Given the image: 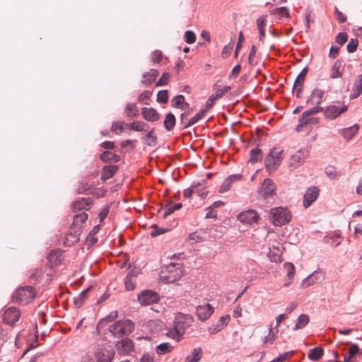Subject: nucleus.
<instances>
[{
	"mask_svg": "<svg viewBox=\"0 0 362 362\" xmlns=\"http://www.w3.org/2000/svg\"><path fill=\"white\" fill-rule=\"evenodd\" d=\"M134 329V323L127 320L124 321H116L108 327V331L116 337H122L133 332Z\"/></svg>",
	"mask_w": 362,
	"mask_h": 362,
	"instance_id": "f257e3e1",
	"label": "nucleus"
},
{
	"mask_svg": "<svg viewBox=\"0 0 362 362\" xmlns=\"http://www.w3.org/2000/svg\"><path fill=\"white\" fill-rule=\"evenodd\" d=\"M291 219V215L287 208L276 207L270 209V220L276 226L288 223Z\"/></svg>",
	"mask_w": 362,
	"mask_h": 362,
	"instance_id": "f03ea898",
	"label": "nucleus"
},
{
	"mask_svg": "<svg viewBox=\"0 0 362 362\" xmlns=\"http://www.w3.org/2000/svg\"><path fill=\"white\" fill-rule=\"evenodd\" d=\"M347 110V105L342 104L340 101H337L324 109V117L326 119H334L346 112Z\"/></svg>",
	"mask_w": 362,
	"mask_h": 362,
	"instance_id": "7ed1b4c3",
	"label": "nucleus"
},
{
	"mask_svg": "<svg viewBox=\"0 0 362 362\" xmlns=\"http://www.w3.org/2000/svg\"><path fill=\"white\" fill-rule=\"evenodd\" d=\"M194 319L192 315L178 313L174 320V327L179 334L183 335L186 329L192 325Z\"/></svg>",
	"mask_w": 362,
	"mask_h": 362,
	"instance_id": "20e7f679",
	"label": "nucleus"
},
{
	"mask_svg": "<svg viewBox=\"0 0 362 362\" xmlns=\"http://www.w3.org/2000/svg\"><path fill=\"white\" fill-rule=\"evenodd\" d=\"M283 151L274 148L270 150L264 160V165L267 170H276L283 159Z\"/></svg>",
	"mask_w": 362,
	"mask_h": 362,
	"instance_id": "39448f33",
	"label": "nucleus"
},
{
	"mask_svg": "<svg viewBox=\"0 0 362 362\" xmlns=\"http://www.w3.org/2000/svg\"><path fill=\"white\" fill-rule=\"evenodd\" d=\"M115 354V349L111 346H103L97 349L95 357L97 362H111Z\"/></svg>",
	"mask_w": 362,
	"mask_h": 362,
	"instance_id": "423d86ee",
	"label": "nucleus"
},
{
	"mask_svg": "<svg viewBox=\"0 0 362 362\" xmlns=\"http://www.w3.org/2000/svg\"><path fill=\"white\" fill-rule=\"evenodd\" d=\"M276 187L274 182L267 178L264 180L260 189L258 191V199H266L275 193Z\"/></svg>",
	"mask_w": 362,
	"mask_h": 362,
	"instance_id": "0eeeda50",
	"label": "nucleus"
},
{
	"mask_svg": "<svg viewBox=\"0 0 362 362\" xmlns=\"http://www.w3.org/2000/svg\"><path fill=\"white\" fill-rule=\"evenodd\" d=\"M159 300L158 294L153 291H143L138 295V300L142 305H148L157 303Z\"/></svg>",
	"mask_w": 362,
	"mask_h": 362,
	"instance_id": "6e6552de",
	"label": "nucleus"
},
{
	"mask_svg": "<svg viewBox=\"0 0 362 362\" xmlns=\"http://www.w3.org/2000/svg\"><path fill=\"white\" fill-rule=\"evenodd\" d=\"M214 311V308L209 303L199 305L196 307V315L202 322L208 320Z\"/></svg>",
	"mask_w": 362,
	"mask_h": 362,
	"instance_id": "1a4fd4ad",
	"label": "nucleus"
},
{
	"mask_svg": "<svg viewBox=\"0 0 362 362\" xmlns=\"http://www.w3.org/2000/svg\"><path fill=\"white\" fill-rule=\"evenodd\" d=\"M308 151L300 149L294 153L290 159V167L296 169L303 165L305 158L308 156Z\"/></svg>",
	"mask_w": 362,
	"mask_h": 362,
	"instance_id": "9d476101",
	"label": "nucleus"
},
{
	"mask_svg": "<svg viewBox=\"0 0 362 362\" xmlns=\"http://www.w3.org/2000/svg\"><path fill=\"white\" fill-rule=\"evenodd\" d=\"M240 221L248 224L257 223L259 220V216L255 210H247L241 212L238 216Z\"/></svg>",
	"mask_w": 362,
	"mask_h": 362,
	"instance_id": "9b49d317",
	"label": "nucleus"
},
{
	"mask_svg": "<svg viewBox=\"0 0 362 362\" xmlns=\"http://www.w3.org/2000/svg\"><path fill=\"white\" fill-rule=\"evenodd\" d=\"M20 316V310L16 308L11 307L5 310L3 314V320L6 323L12 325L18 320Z\"/></svg>",
	"mask_w": 362,
	"mask_h": 362,
	"instance_id": "f8f14e48",
	"label": "nucleus"
},
{
	"mask_svg": "<svg viewBox=\"0 0 362 362\" xmlns=\"http://www.w3.org/2000/svg\"><path fill=\"white\" fill-rule=\"evenodd\" d=\"M319 196V189L317 187H309L305 193L303 206L308 208Z\"/></svg>",
	"mask_w": 362,
	"mask_h": 362,
	"instance_id": "ddd939ff",
	"label": "nucleus"
},
{
	"mask_svg": "<svg viewBox=\"0 0 362 362\" xmlns=\"http://www.w3.org/2000/svg\"><path fill=\"white\" fill-rule=\"evenodd\" d=\"M132 341L129 338H123L116 344V348L119 354L123 355L129 354L133 350Z\"/></svg>",
	"mask_w": 362,
	"mask_h": 362,
	"instance_id": "4468645a",
	"label": "nucleus"
},
{
	"mask_svg": "<svg viewBox=\"0 0 362 362\" xmlns=\"http://www.w3.org/2000/svg\"><path fill=\"white\" fill-rule=\"evenodd\" d=\"M204 187V185H202L200 182H194L191 186L184 190V197L186 199L190 198L192 194H197L201 198H204L207 195V192H202L200 189L198 188L199 187Z\"/></svg>",
	"mask_w": 362,
	"mask_h": 362,
	"instance_id": "2eb2a0df",
	"label": "nucleus"
},
{
	"mask_svg": "<svg viewBox=\"0 0 362 362\" xmlns=\"http://www.w3.org/2000/svg\"><path fill=\"white\" fill-rule=\"evenodd\" d=\"M299 124L297 125L296 130L300 132L303 130V127L309 124H317L320 122L318 117H314L312 116L305 117L303 114L299 117Z\"/></svg>",
	"mask_w": 362,
	"mask_h": 362,
	"instance_id": "dca6fc26",
	"label": "nucleus"
},
{
	"mask_svg": "<svg viewBox=\"0 0 362 362\" xmlns=\"http://www.w3.org/2000/svg\"><path fill=\"white\" fill-rule=\"evenodd\" d=\"M229 319L230 317L228 315L221 316L216 325L208 327L209 333L210 334H215L221 331L228 325Z\"/></svg>",
	"mask_w": 362,
	"mask_h": 362,
	"instance_id": "f3484780",
	"label": "nucleus"
},
{
	"mask_svg": "<svg viewBox=\"0 0 362 362\" xmlns=\"http://www.w3.org/2000/svg\"><path fill=\"white\" fill-rule=\"evenodd\" d=\"M242 177L243 175L240 174H234L229 175L221 184L219 188V192L225 193L228 192L230 189L232 183L233 182L240 180Z\"/></svg>",
	"mask_w": 362,
	"mask_h": 362,
	"instance_id": "a211bd4d",
	"label": "nucleus"
},
{
	"mask_svg": "<svg viewBox=\"0 0 362 362\" xmlns=\"http://www.w3.org/2000/svg\"><path fill=\"white\" fill-rule=\"evenodd\" d=\"M325 91L320 88H315L310 96V98L307 100V104H315L320 105L322 102V98L324 96Z\"/></svg>",
	"mask_w": 362,
	"mask_h": 362,
	"instance_id": "6ab92c4d",
	"label": "nucleus"
},
{
	"mask_svg": "<svg viewBox=\"0 0 362 362\" xmlns=\"http://www.w3.org/2000/svg\"><path fill=\"white\" fill-rule=\"evenodd\" d=\"M141 115L146 120L149 122H156L159 119V114L156 109L152 107L141 108Z\"/></svg>",
	"mask_w": 362,
	"mask_h": 362,
	"instance_id": "aec40b11",
	"label": "nucleus"
},
{
	"mask_svg": "<svg viewBox=\"0 0 362 362\" xmlns=\"http://www.w3.org/2000/svg\"><path fill=\"white\" fill-rule=\"evenodd\" d=\"M158 71L157 69H152L148 72H146L143 74V79L141 80V83L145 86H150L153 82H154L158 76Z\"/></svg>",
	"mask_w": 362,
	"mask_h": 362,
	"instance_id": "412c9836",
	"label": "nucleus"
},
{
	"mask_svg": "<svg viewBox=\"0 0 362 362\" xmlns=\"http://www.w3.org/2000/svg\"><path fill=\"white\" fill-rule=\"evenodd\" d=\"M33 329L35 330L33 334H30L29 338L26 339L28 347L24 350L23 354L24 356L26 354L28 351H29L33 348L37 346V341L38 339L37 329V324L33 325Z\"/></svg>",
	"mask_w": 362,
	"mask_h": 362,
	"instance_id": "4be33fe9",
	"label": "nucleus"
},
{
	"mask_svg": "<svg viewBox=\"0 0 362 362\" xmlns=\"http://www.w3.org/2000/svg\"><path fill=\"white\" fill-rule=\"evenodd\" d=\"M38 292L32 286H24V304L30 303L37 296Z\"/></svg>",
	"mask_w": 362,
	"mask_h": 362,
	"instance_id": "5701e85b",
	"label": "nucleus"
},
{
	"mask_svg": "<svg viewBox=\"0 0 362 362\" xmlns=\"http://www.w3.org/2000/svg\"><path fill=\"white\" fill-rule=\"evenodd\" d=\"M81 230L74 228L72 231H70L66 236L64 244L71 246L74 243H77L80 239V235Z\"/></svg>",
	"mask_w": 362,
	"mask_h": 362,
	"instance_id": "b1692460",
	"label": "nucleus"
},
{
	"mask_svg": "<svg viewBox=\"0 0 362 362\" xmlns=\"http://www.w3.org/2000/svg\"><path fill=\"white\" fill-rule=\"evenodd\" d=\"M93 199L90 197L88 198H81L78 200L75 201L73 203V209L74 211L78 210L88 209L89 206L92 204Z\"/></svg>",
	"mask_w": 362,
	"mask_h": 362,
	"instance_id": "393cba45",
	"label": "nucleus"
},
{
	"mask_svg": "<svg viewBox=\"0 0 362 362\" xmlns=\"http://www.w3.org/2000/svg\"><path fill=\"white\" fill-rule=\"evenodd\" d=\"M118 167L117 165H109V166H105L103 168V172L101 175V180L103 181H105L112 177L115 174V173L117 171Z\"/></svg>",
	"mask_w": 362,
	"mask_h": 362,
	"instance_id": "a878e982",
	"label": "nucleus"
},
{
	"mask_svg": "<svg viewBox=\"0 0 362 362\" xmlns=\"http://www.w3.org/2000/svg\"><path fill=\"white\" fill-rule=\"evenodd\" d=\"M88 217V214L85 212L76 214L73 220L74 228L81 230L82 225L87 221Z\"/></svg>",
	"mask_w": 362,
	"mask_h": 362,
	"instance_id": "bb28decb",
	"label": "nucleus"
},
{
	"mask_svg": "<svg viewBox=\"0 0 362 362\" xmlns=\"http://www.w3.org/2000/svg\"><path fill=\"white\" fill-rule=\"evenodd\" d=\"M281 255H282V250L281 247H273V248H270V250L269 252V257L272 262H281L282 261L281 259Z\"/></svg>",
	"mask_w": 362,
	"mask_h": 362,
	"instance_id": "cd10ccee",
	"label": "nucleus"
},
{
	"mask_svg": "<svg viewBox=\"0 0 362 362\" xmlns=\"http://www.w3.org/2000/svg\"><path fill=\"white\" fill-rule=\"evenodd\" d=\"M202 357V350L200 347H197L186 356L185 362H198Z\"/></svg>",
	"mask_w": 362,
	"mask_h": 362,
	"instance_id": "c85d7f7f",
	"label": "nucleus"
},
{
	"mask_svg": "<svg viewBox=\"0 0 362 362\" xmlns=\"http://www.w3.org/2000/svg\"><path fill=\"white\" fill-rule=\"evenodd\" d=\"M359 127L358 124H354L348 128H344L341 130V135L347 141L351 140L358 132Z\"/></svg>",
	"mask_w": 362,
	"mask_h": 362,
	"instance_id": "c756f323",
	"label": "nucleus"
},
{
	"mask_svg": "<svg viewBox=\"0 0 362 362\" xmlns=\"http://www.w3.org/2000/svg\"><path fill=\"white\" fill-rule=\"evenodd\" d=\"M100 158L105 163L113 161L117 163L120 160V157L117 154L111 151H105L100 154Z\"/></svg>",
	"mask_w": 362,
	"mask_h": 362,
	"instance_id": "7c9ffc66",
	"label": "nucleus"
},
{
	"mask_svg": "<svg viewBox=\"0 0 362 362\" xmlns=\"http://www.w3.org/2000/svg\"><path fill=\"white\" fill-rule=\"evenodd\" d=\"M324 354V350L320 346L315 347L309 351L308 357L310 360L317 361L322 358Z\"/></svg>",
	"mask_w": 362,
	"mask_h": 362,
	"instance_id": "2f4dec72",
	"label": "nucleus"
},
{
	"mask_svg": "<svg viewBox=\"0 0 362 362\" xmlns=\"http://www.w3.org/2000/svg\"><path fill=\"white\" fill-rule=\"evenodd\" d=\"M48 266L53 268L60 263L61 259L57 252L52 251L47 256Z\"/></svg>",
	"mask_w": 362,
	"mask_h": 362,
	"instance_id": "473e14b6",
	"label": "nucleus"
},
{
	"mask_svg": "<svg viewBox=\"0 0 362 362\" xmlns=\"http://www.w3.org/2000/svg\"><path fill=\"white\" fill-rule=\"evenodd\" d=\"M173 349V346L168 342H164L158 344L156 347V352L158 355H164L170 353Z\"/></svg>",
	"mask_w": 362,
	"mask_h": 362,
	"instance_id": "72a5a7b5",
	"label": "nucleus"
},
{
	"mask_svg": "<svg viewBox=\"0 0 362 362\" xmlns=\"http://www.w3.org/2000/svg\"><path fill=\"white\" fill-rule=\"evenodd\" d=\"M175 115L171 112L168 113L163 122L165 129L167 131H171L175 127Z\"/></svg>",
	"mask_w": 362,
	"mask_h": 362,
	"instance_id": "f704fd0d",
	"label": "nucleus"
},
{
	"mask_svg": "<svg viewBox=\"0 0 362 362\" xmlns=\"http://www.w3.org/2000/svg\"><path fill=\"white\" fill-rule=\"evenodd\" d=\"M353 90L352 98H356L362 93V74L358 76V79L355 81Z\"/></svg>",
	"mask_w": 362,
	"mask_h": 362,
	"instance_id": "c9c22d12",
	"label": "nucleus"
},
{
	"mask_svg": "<svg viewBox=\"0 0 362 362\" xmlns=\"http://www.w3.org/2000/svg\"><path fill=\"white\" fill-rule=\"evenodd\" d=\"M309 316L306 314H300L296 324L294 327V330L300 329L305 327L309 322Z\"/></svg>",
	"mask_w": 362,
	"mask_h": 362,
	"instance_id": "e433bc0d",
	"label": "nucleus"
},
{
	"mask_svg": "<svg viewBox=\"0 0 362 362\" xmlns=\"http://www.w3.org/2000/svg\"><path fill=\"white\" fill-rule=\"evenodd\" d=\"M172 106L174 107L184 109V107H188L189 104L185 103V97L182 95H176L171 101Z\"/></svg>",
	"mask_w": 362,
	"mask_h": 362,
	"instance_id": "4c0bfd02",
	"label": "nucleus"
},
{
	"mask_svg": "<svg viewBox=\"0 0 362 362\" xmlns=\"http://www.w3.org/2000/svg\"><path fill=\"white\" fill-rule=\"evenodd\" d=\"M341 62L339 60L335 61L331 69L332 74L330 75V77L332 78H337L341 76Z\"/></svg>",
	"mask_w": 362,
	"mask_h": 362,
	"instance_id": "58836bf2",
	"label": "nucleus"
},
{
	"mask_svg": "<svg viewBox=\"0 0 362 362\" xmlns=\"http://www.w3.org/2000/svg\"><path fill=\"white\" fill-rule=\"evenodd\" d=\"M207 110H208L206 108L202 109L199 112H198L192 118H191L187 124H185L184 128L187 129V128L189 127L190 126L197 123L198 121H199L203 117V116L205 115V113L206 112Z\"/></svg>",
	"mask_w": 362,
	"mask_h": 362,
	"instance_id": "ea45409f",
	"label": "nucleus"
},
{
	"mask_svg": "<svg viewBox=\"0 0 362 362\" xmlns=\"http://www.w3.org/2000/svg\"><path fill=\"white\" fill-rule=\"evenodd\" d=\"M271 14L279 16V18L283 17L288 18L290 16V13L287 7L282 6L279 8H276L270 11Z\"/></svg>",
	"mask_w": 362,
	"mask_h": 362,
	"instance_id": "a19ab883",
	"label": "nucleus"
},
{
	"mask_svg": "<svg viewBox=\"0 0 362 362\" xmlns=\"http://www.w3.org/2000/svg\"><path fill=\"white\" fill-rule=\"evenodd\" d=\"M284 267L287 270V276L290 280L289 282L284 284V286H288L293 280L295 274V267L292 263L286 262L284 264Z\"/></svg>",
	"mask_w": 362,
	"mask_h": 362,
	"instance_id": "79ce46f5",
	"label": "nucleus"
},
{
	"mask_svg": "<svg viewBox=\"0 0 362 362\" xmlns=\"http://www.w3.org/2000/svg\"><path fill=\"white\" fill-rule=\"evenodd\" d=\"M308 67H305L302 69V71L300 72V74H298V76H297V78H296V80L294 81V84L293 86V91L294 90L295 87H298L300 84L303 85V81H304V79L308 74Z\"/></svg>",
	"mask_w": 362,
	"mask_h": 362,
	"instance_id": "37998d69",
	"label": "nucleus"
},
{
	"mask_svg": "<svg viewBox=\"0 0 362 362\" xmlns=\"http://www.w3.org/2000/svg\"><path fill=\"white\" fill-rule=\"evenodd\" d=\"M262 156L263 155L262 151L259 148L256 147L250 151V161L252 163H257L262 160Z\"/></svg>",
	"mask_w": 362,
	"mask_h": 362,
	"instance_id": "c03bdc74",
	"label": "nucleus"
},
{
	"mask_svg": "<svg viewBox=\"0 0 362 362\" xmlns=\"http://www.w3.org/2000/svg\"><path fill=\"white\" fill-rule=\"evenodd\" d=\"M145 143L147 146H155L157 143V137L153 134V129L150 131L144 137Z\"/></svg>",
	"mask_w": 362,
	"mask_h": 362,
	"instance_id": "a18cd8bd",
	"label": "nucleus"
},
{
	"mask_svg": "<svg viewBox=\"0 0 362 362\" xmlns=\"http://www.w3.org/2000/svg\"><path fill=\"white\" fill-rule=\"evenodd\" d=\"M125 112L128 117L132 118L139 115V110L136 105L129 103L127 105Z\"/></svg>",
	"mask_w": 362,
	"mask_h": 362,
	"instance_id": "49530a36",
	"label": "nucleus"
},
{
	"mask_svg": "<svg viewBox=\"0 0 362 362\" xmlns=\"http://www.w3.org/2000/svg\"><path fill=\"white\" fill-rule=\"evenodd\" d=\"M182 207L181 203H177L172 205L171 204H167L165 206V211L163 214V217L166 218L167 216L173 214L175 211L179 210Z\"/></svg>",
	"mask_w": 362,
	"mask_h": 362,
	"instance_id": "de8ad7c7",
	"label": "nucleus"
},
{
	"mask_svg": "<svg viewBox=\"0 0 362 362\" xmlns=\"http://www.w3.org/2000/svg\"><path fill=\"white\" fill-rule=\"evenodd\" d=\"M317 274V272H315L313 274H310L308 276H307L305 279H304L301 283V287L303 288H305L310 286V285L314 284L316 282V281L314 280V278L316 279Z\"/></svg>",
	"mask_w": 362,
	"mask_h": 362,
	"instance_id": "09e8293b",
	"label": "nucleus"
},
{
	"mask_svg": "<svg viewBox=\"0 0 362 362\" xmlns=\"http://www.w3.org/2000/svg\"><path fill=\"white\" fill-rule=\"evenodd\" d=\"M222 97V93L216 90V92L214 94H212L208 99L206 103V108L207 110L211 108L214 105V101L218 99L221 98Z\"/></svg>",
	"mask_w": 362,
	"mask_h": 362,
	"instance_id": "8fccbe9b",
	"label": "nucleus"
},
{
	"mask_svg": "<svg viewBox=\"0 0 362 362\" xmlns=\"http://www.w3.org/2000/svg\"><path fill=\"white\" fill-rule=\"evenodd\" d=\"M156 100L160 103H167L168 101V92L167 90H159L157 93Z\"/></svg>",
	"mask_w": 362,
	"mask_h": 362,
	"instance_id": "3c124183",
	"label": "nucleus"
},
{
	"mask_svg": "<svg viewBox=\"0 0 362 362\" xmlns=\"http://www.w3.org/2000/svg\"><path fill=\"white\" fill-rule=\"evenodd\" d=\"M321 112H324V108L319 106V105H316V106L310 108L309 110L303 112L302 114H303L305 117H307L316 115Z\"/></svg>",
	"mask_w": 362,
	"mask_h": 362,
	"instance_id": "603ef678",
	"label": "nucleus"
},
{
	"mask_svg": "<svg viewBox=\"0 0 362 362\" xmlns=\"http://www.w3.org/2000/svg\"><path fill=\"white\" fill-rule=\"evenodd\" d=\"M165 335L170 338H172L173 339H175L176 341H179L182 337V334H179L178 332H177V329L173 326V327L170 329H169L166 333Z\"/></svg>",
	"mask_w": 362,
	"mask_h": 362,
	"instance_id": "864d4df0",
	"label": "nucleus"
},
{
	"mask_svg": "<svg viewBox=\"0 0 362 362\" xmlns=\"http://www.w3.org/2000/svg\"><path fill=\"white\" fill-rule=\"evenodd\" d=\"M358 41L357 38H351L350 39L349 43L346 45V49L348 52L353 53L354 52L358 47Z\"/></svg>",
	"mask_w": 362,
	"mask_h": 362,
	"instance_id": "5fc2aeb1",
	"label": "nucleus"
},
{
	"mask_svg": "<svg viewBox=\"0 0 362 362\" xmlns=\"http://www.w3.org/2000/svg\"><path fill=\"white\" fill-rule=\"evenodd\" d=\"M146 124L143 122H134L130 124L129 129L136 132L145 131Z\"/></svg>",
	"mask_w": 362,
	"mask_h": 362,
	"instance_id": "6e6d98bb",
	"label": "nucleus"
},
{
	"mask_svg": "<svg viewBox=\"0 0 362 362\" xmlns=\"http://www.w3.org/2000/svg\"><path fill=\"white\" fill-rule=\"evenodd\" d=\"M325 173L330 179H338L340 175L335 170L333 167H328L325 170Z\"/></svg>",
	"mask_w": 362,
	"mask_h": 362,
	"instance_id": "4d7b16f0",
	"label": "nucleus"
},
{
	"mask_svg": "<svg viewBox=\"0 0 362 362\" xmlns=\"http://www.w3.org/2000/svg\"><path fill=\"white\" fill-rule=\"evenodd\" d=\"M153 230L151 232V237L154 238L160 234L165 233L168 230L164 228H158L156 225L152 226Z\"/></svg>",
	"mask_w": 362,
	"mask_h": 362,
	"instance_id": "13d9d810",
	"label": "nucleus"
},
{
	"mask_svg": "<svg viewBox=\"0 0 362 362\" xmlns=\"http://www.w3.org/2000/svg\"><path fill=\"white\" fill-rule=\"evenodd\" d=\"M185 42L188 44H192L196 40V35L194 32L187 30L185 33Z\"/></svg>",
	"mask_w": 362,
	"mask_h": 362,
	"instance_id": "bf43d9fd",
	"label": "nucleus"
},
{
	"mask_svg": "<svg viewBox=\"0 0 362 362\" xmlns=\"http://www.w3.org/2000/svg\"><path fill=\"white\" fill-rule=\"evenodd\" d=\"M124 284L127 291H132L135 288V282L133 281V279L130 278V275H127Z\"/></svg>",
	"mask_w": 362,
	"mask_h": 362,
	"instance_id": "052dcab7",
	"label": "nucleus"
},
{
	"mask_svg": "<svg viewBox=\"0 0 362 362\" xmlns=\"http://www.w3.org/2000/svg\"><path fill=\"white\" fill-rule=\"evenodd\" d=\"M348 40L346 33H339L336 37V42L340 45H344Z\"/></svg>",
	"mask_w": 362,
	"mask_h": 362,
	"instance_id": "680f3d73",
	"label": "nucleus"
},
{
	"mask_svg": "<svg viewBox=\"0 0 362 362\" xmlns=\"http://www.w3.org/2000/svg\"><path fill=\"white\" fill-rule=\"evenodd\" d=\"M42 275V271L40 269L36 268L30 274V278L34 279L35 281H39Z\"/></svg>",
	"mask_w": 362,
	"mask_h": 362,
	"instance_id": "e2e57ef3",
	"label": "nucleus"
},
{
	"mask_svg": "<svg viewBox=\"0 0 362 362\" xmlns=\"http://www.w3.org/2000/svg\"><path fill=\"white\" fill-rule=\"evenodd\" d=\"M169 78H170V74L168 73L163 74L161 77L156 82V86H162L166 85L168 82Z\"/></svg>",
	"mask_w": 362,
	"mask_h": 362,
	"instance_id": "0e129e2a",
	"label": "nucleus"
},
{
	"mask_svg": "<svg viewBox=\"0 0 362 362\" xmlns=\"http://www.w3.org/2000/svg\"><path fill=\"white\" fill-rule=\"evenodd\" d=\"M90 288H88L86 290H84L83 291L79 296H78V299H75V304L76 305V306L78 307H80L81 306L82 303H83V301L84 300V299L86 298V294H87V292L89 290Z\"/></svg>",
	"mask_w": 362,
	"mask_h": 362,
	"instance_id": "69168bd1",
	"label": "nucleus"
},
{
	"mask_svg": "<svg viewBox=\"0 0 362 362\" xmlns=\"http://www.w3.org/2000/svg\"><path fill=\"white\" fill-rule=\"evenodd\" d=\"M109 323V322L107 321V318H103L101 319L98 322V325H97V327H96V330L98 332V333L99 334H102V329L104 327H105L107 324Z\"/></svg>",
	"mask_w": 362,
	"mask_h": 362,
	"instance_id": "338daca9",
	"label": "nucleus"
},
{
	"mask_svg": "<svg viewBox=\"0 0 362 362\" xmlns=\"http://www.w3.org/2000/svg\"><path fill=\"white\" fill-rule=\"evenodd\" d=\"M233 48V46L232 44L229 43V44L226 45L222 50V52H221L222 57L227 58L229 56V54H230Z\"/></svg>",
	"mask_w": 362,
	"mask_h": 362,
	"instance_id": "774afa93",
	"label": "nucleus"
}]
</instances>
